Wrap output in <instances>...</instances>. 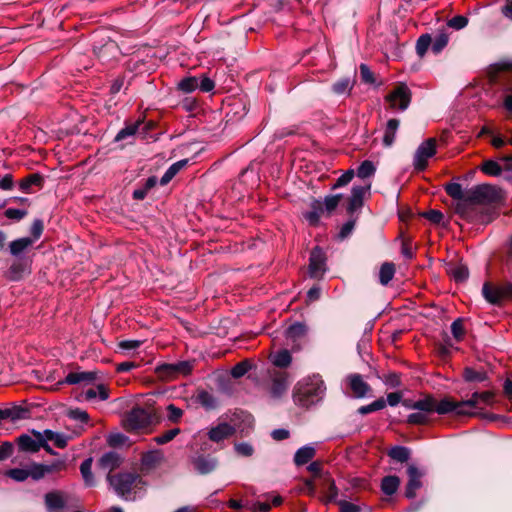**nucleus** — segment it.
I'll return each instance as SVG.
<instances>
[{"label": "nucleus", "mask_w": 512, "mask_h": 512, "mask_svg": "<svg viewBox=\"0 0 512 512\" xmlns=\"http://www.w3.org/2000/svg\"><path fill=\"white\" fill-rule=\"evenodd\" d=\"M502 191L490 184L476 185L466 190V199L459 205L460 217L473 221L478 217V206L501 200Z\"/></svg>", "instance_id": "f257e3e1"}, {"label": "nucleus", "mask_w": 512, "mask_h": 512, "mask_svg": "<svg viewBox=\"0 0 512 512\" xmlns=\"http://www.w3.org/2000/svg\"><path fill=\"white\" fill-rule=\"evenodd\" d=\"M107 480L114 492L126 501H133L144 491L145 481L134 472L107 474Z\"/></svg>", "instance_id": "f03ea898"}, {"label": "nucleus", "mask_w": 512, "mask_h": 512, "mask_svg": "<svg viewBox=\"0 0 512 512\" xmlns=\"http://www.w3.org/2000/svg\"><path fill=\"white\" fill-rule=\"evenodd\" d=\"M320 376L318 374L309 375L302 378L294 388V402L302 407H310L317 404L320 400Z\"/></svg>", "instance_id": "7ed1b4c3"}, {"label": "nucleus", "mask_w": 512, "mask_h": 512, "mask_svg": "<svg viewBox=\"0 0 512 512\" xmlns=\"http://www.w3.org/2000/svg\"><path fill=\"white\" fill-rule=\"evenodd\" d=\"M286 345L292 352L302 350L308 342V328L305 324L295 322L288 326L284 332Z\"/></svg>", "instance_id": "20e7f679"}, {"label": "nucleus", "mask_w": 512, "mask_h": 512, "mask_svg": "<svg viewBox=\"0 0 512 512\" xmlns=\"http://www.w3.org/2000/svg\"><path fill=\"white\" fill-rule=\"evenodd\" d=\"M193 362L179 361L177 363H164L156 367V373L163 380H173L179 376H186L191 373Z\"/></svg>", "instance_id": "39448f33"}, {"label": "nucleus", "mask_w": 512, "mask_h": 512, "mask_svg": "<svg viewBox=\"0 0 512 512\" xmlns=\"http://www.w3.org/2000/svg\"><path fill=\"white\" fill-rule=\"evenodd\" d=\"M152 422L151 413L141 407L133 408L124 419L126 430L135 431L146 428Z\"/></svg>", "instance_id": "423d86ee"}, {"label": "nucleus", "mask_w": 512, "mask_h": 512, "mask_svg": "<svg viewBox=\"0 0 512 512\" xmlns=\"http://www.w3.org/2000/svg\"><path fill=\"white\" fill-rule=\"evenodd\" d=\"M270 386L269 393L273 398L282 397L288 390L291 379L288 372L282 370H272L269 372Z\"/></svg>", "instance_id": "0eeeda50"}, {"label": "nucleus", "mask_w": 512, "mask_h": 512, "mask_svg": "<svg viewBox=\"0 0 512 512\" xmlns=\"http://www.w3.org/2000/svg\"><path fill=\"white\" fill-rule=\"evenodd\" d=\"M436 153V140L429 138L422 142L417 148L413 165L416 170L422 171L427 167L428 160L433 157Z\"/></svg>", "instance_id": "6e6552de"}, {"label": "nucleus", "mask_w": 512, "mask_h": 512, "mask_svg": "<svg viewBox=\"0 0 512 512\" xmlns=\"http://www.w3.org/2000/svg\"><path fill=\"white\" fill-rule=\"evenodd\" d=\"M385 99L391 109L405 111L411 102V91L406 84H400Z\"/></svg>", "instance_id": "1a4fd4ad"}, {"label": "nucleus", "mask_w": 512, "mask_h": 512, "mask_svg": "<svg viewBox=\"0 0 512 512\" xmlns=\"http://www.w3.org/2000/svg\"><path fill=\"white\" fill-rule=\"evenodd\" d=\"M345 382L355 398H365L371 392L370 385L360 374L352 373L347 375Z\"/></svg>", "instance_id": "9d476101"}, {"label": "nucleus", "mask_w": 512, "mask_h": 512, "mask_svg": "<svg viewBox=\"0 0 512 512\" xmlns=\"http://www.w3.org/2000/svg\"><path fill=\"white\" fill-rule=\"evenodd\" d=\"M64 467V463L62 461H56L50 465H44L39 463H31L27 465L28 469V477H31L33 480H40L45 475L61 470Z\"/></svg>", "instance_id": "9b49d317"}, {"label": "nucleus", "mask_w": 512, "mask_h": 512, "mask_svg": "<svg viewBox=\"0 0 512 512\" xmlns=\"http://www.w3.org/2000/svg\"><path fill=\"white\" fill-rule=\"evenodd\" d=\"M102 41L103 43L94 45L93 50L95 55L104 61L116 58L119 54V47L117 43L109 37H107V39L103 38Z\"/></svg>", "instance_id": "f8f14e48"}, {"label": "nucleus", "mask_w": 512, "mask_h": 512, "mask_svg": "<svg viewBox=\"0 0 512 512\" xmlns=\"http://www.w3.org/2000/svg\"><path fill=\"white\" fill-rule=\"evenodd\" d=\"M432 405H433V412H437L438 414H447L450 412H455L458 415H470L472 412L469 410L462 408L460 409V402L455 403L451 401L448 398L442 399L441 401H437L435 398L432 397Z\"/></svg>", "instance_id": "ddd939ff"}, {"label": "nucleus", "mask_w": 512, "mask_h": 512, "mask_svg": "<svg viewBox=\"0 0 512 512\" xmlns=\"http://www.w3.org/2000/svg\"><path fill=\"white\" fill-rule=\"evenodd\" d=\"M44 501L48 512H60L66 508L68 496L62 491H52L45 494Z\"/></svg>", "instance_id": "4468645a"}, {"label": "nucleus", "mask_w": 512, "mask_h": 512, "mask_svg": "<svg viewBox=\"0 0 512 512\" xmlns=\"http://www.w3.org/2000/svg\"><path fill=\"white\" fill-rule=\"evenodd\" d=\"M408 483L406 485L405 496L412 499L416 496V491L422 487L421 478L423 472L420 471L415 465L411 464L407 468Z\"/></svg>", "instance_id": "2eb2a0df"}, {"label": "nucleus", "mask_w": 512, "mask_h": 512, "mask_svg": "<svg viewBox=\"0 0 512 512\" xmlns=\"http://www.w3.org/2000/svg\"><path fill=\"white\" fill-rule=\"evenodd\" d=\"M302 216L310 226H317L320 221V202L317 199L304 202Z\"/></svg>", "instance_id": "dca6fc26"}, {"label": "nucleus", "mask_w": 512, "mask_h": 512, "mask_svg": "<svg viewBox=\"0 0 512 512\" xmlns=\"http://www.w3.org/2000/svg\"><path fill=\"white\" fill-rule=\"evenodd\" d=\"M96 379V373L92 371H76L70 372L64 380L59 381L58 384H91Z\"/></svg>", "instance_id": "f3484780"}, {"label": "nucleus", "mask_w": 512, "mask_h": 512, "mask_svg": "<svg viewBox=\"0 0 512 512\" xmlns=\"http://www.w3.org/2000/svg\"><path fill=\"white\" fill-rule=\"evenodd\" d=\"M192 464L199 474L205 475L216 469L218 460L215 457L209 455H199L193 458Z\"/></svg>", "instance_id": "a211bd4d"}, {"label": "nucleus", "mask_w": 512, "mask_h": 512, "mask_svg": "<svg viewBox=\"0 0 512 512\" xmlns=\"http://www.w3.org/2000/svg\"><path fill=\"white\" fill-rule=\"evenodd\" d=\"M492 398L493 394L489 391L475 392L470 399L460 402V409L465 408L471 412V409L476 408L479 404H490Z\"/></svg>", "instance_id": "6ab92c4d"}, {"label": "nucleus", "mask_w": 512, "mask_h": 512, "mask_svg": "<svg viewBox=\"0 0 512 512\" xmlns=\"http://www.w3.org/2000/svg\"><path fill=\"white\" fill-rule=\"evenodd\" d=\"M425 401L428 407L425 410H416V412L411 413L407 418L408 423L422 425L429 421L430 415L433 413L432 397L426 396Z\"/></svg>", "instance_id": "aec40b11"}, {"label": "nucleus", "mask_w": 512, "mask_h": 512, "mask_svg": "<svg viewBox=\"0 0 512 512\" xmlns=\"http://www.w3.org/2000/svg\"><path fill=\"white\" fill-rule=\"evenodd\" d=\"M35 437H37L39 441H45L46 443L52 441L58 448H65L68 444V437L65 434L48 429L43 432H36Z\"/></svg>", "instance_id": "412c9836"}, {"label": "nucleus", "mask_w": 512, "mask_h": 512, "mask_svg": "<svg viewBox=\"0 0 512 512\" xmlns=\"http://www.w3.org/2000/svg\"><path fill=\"white\" fill-rule=\"evenodd\" d=\"M291 353V349H279L277 351L270 353L269 360L275 367L285 369L288 368L292 363Z\"/></svg>", "instance_id": "4be33fe9"}, {"label": "nucleus", "mask_w": 512, "mask_h": 512, "mask_svg": "<svg viewBox=\"0 0 512 512\" xmlns=\"http://www.w3.org/2000/svg\"><path fill=\"white\" fill-rule=\"evenodd\" d=\"M122 463V459L117 452L110 451L101 456L98 465L101 469L108 471V474L118 468Z\"/></svg>", "instance_id": "5701e85b"}, {"label": "nucleus", "mask_w": 512, "mask_h": 512, "mask_svg": "<svg viewBox=\"0 0 512 512\" xmlns=\"http://www.w3.org/2000/svg\"><path fill=\"white\" fill-rule=\"evenodd\" d=\"M369 189L370 184H365L363 186H353L348 205L349 212H354L356 209L362 206L363 197Z\"/></svg>", "instance_id": "b1692460"}, {"label": "nucleus", "mask_w": 512, "mask_h": 512, "mask_svg": "<svg viewBox=\"0 0 512 512\" xmlns=\"http://www.w3.org/2000/svg\"><path fill=\"white\" fill-rule=\"evenodd\" d=\"M163 460V453L160 450H152L143 454L141 466L143 471H150L156 468Z\"/></svg>", "instance_id": "393cba45"}, {"label": "nucleus", "mask_w": 512, "mask_h": 512, "mask_svg": "<svg viewBox=\"0 0 512 512\" xmlns=\"http://www.w3.org/2000/svg\"><path fill=\"white\" fill-rule=\"evenodd\" d=\"M446 193L452 197L456 202L454 205L455 212L460 216L459 205L463 200L466 199V190H463L462 186L459 183H448L445 186Z\"/></svg>", "instance_id": "a878e982"}, {"label": "nucleus", "mask_w": 512, "mask_h": 512, "mask_svg": "<svg viewBox=\"0 0 512 512\" xmlns=\"http://www.w3.org/2000/svg\"><path fill=\"white\" fill-rule=\"evenodd\" d=\"M234 433V428L228 423H220L216 427L210 429L208 436L214 442H220Z\"/></svg>", "instance_id": "bb28decb"}, {"label": "nucleus", "mask_w": 512, "mask_h": 512, "mask_svg": "<svg viewBox=\"0 0 512 512\" xmlns=\"http://www.w3.org/2000/svg\"><path fill=\"white\" fill-rule=\"evenodd\" d=\"M316 455V448L306 445L299 448L294 455V463L296 466L307 464Z\"/></svg>", "instance_id": "cd10ccee"}, {"label": "nucleus", "mask_w": 512, "mask_h": 512, "mask_svg": "<svg viewBox=\"0 0 512 512\" xmlns=\"http://www.w3.org/2000/svg\"><path fill=\"white\" fill-rule=\"evenodd\" d=\"M400 121L398 119H389L386 123L383 136V144L390 147L396 138V133L399 128Z\"/></svg>", "instance_id": "c85d7f7f"}, {"label": "nucleus", "mask_w": 512, "mask_h": 512, "mask_svg": "<svg viewBox=\"0 0 512 512\" xmlns=\"http://www.w3.org/2000/svg\"><path fill=\"white\" fill-rule=\"evenodd\" d=\"M18 446L21 450L26 452H37L41 448L39 439L33 438L27 434L21 435L18 438Z\"/></svg>", "instance_id": "c756f323"}, {"label": "nucleus", "mask_w": 512, "mask_h": 512, "mask_svg": "<svg viewBox=\"0 0 512 512\" xmlns=\"http://www.w3.org/2000/svg\"><path fill=\"white\" fill-rule=\"evenodd\" d=\"M482 295L491 304H498L503 299L499 287H493L488 282L483 284Z\"/></svg>", "instance_id": "7c9ffc66"}, {"label": "nucleus", "mask_w": 512, "mask_h": 512, "mask_svg": "<svg viewBox=\"0 0 512 512\" xmlns=\"http://www.w3.org/2000/svg\"><path fill=\"white\" fill-rule=\"evenodd\" d=\"M187 163H188V160H186V159L179 160V161L173 163L166 170L164 175L161 177L160 184L161 185L168 184L175 177V175L187 165Z\"/></svg>", "instance_id": "2f4dec72"}, {"label": "nucleus", "mask_w": 512, "mask_h": 512, "mask_svg": "<svg viewBox=\"0 0 512 512\" xmlns=\"http://www.w3.org/2000/svg\"><path fill=\"white\" fill-rule=\"evenodd\" d=\"M353 86L354 80L349 77H345L332 85V91L336 95H349Z\"/></svg>", "instance_id": "473e14b6"}, {"label": "nucleus", "mask_w": 512, "mask_h": 512, "mask_svg": "<svg viewBox=\"0 0 512 512\" xmlns=\"http://www.w3.org/2000/svg\"><path fill=\"white\" fill-rule=\"evenodd\" d=\"M34 240L29 237L19 238L10 243V253L13 256H19L23 251H25L28 247L32 246Z\"/></svg>", "instance_id": "72a5a7b5"}, {"label": "nucleus", "mask_w": 512, "mask_h": 512, "mask_svg": "<svg viewBox=\"0 0 512 512\" xmlns=\"http://www.w3.org/2000/svg\"><path fill=\"white\" fill-rule=\"evenodd\" d=\"M400 485V479L397 476L389 475L382 479L381 490L386 495H393Z\"/></svg>", "instance_id": "f704fd0d"}, {"label": "nucleus", "mask_w": 512, "mask_h": 512, "mask_svg": "<svg viewBox=\"0 0 512 512\" xmlns=\"http://www.w3.org/2000/svg\"><path fill=\"white\" fill-rule=\"evenodd\" d=\"M92 462V458H87L80 465V472L87 486H93L95 484V479L92 473Z\"/></svg>", "instance_id": "c9c22d12"}, {"label": "nucleus", "mask_w": 512, "mask_h": 512, "mask_svg": "<svg viewBox=\"0 0 512 512\" xmlns=\"http://www.w3.org/2000/svg\"><path fill=\"white\" fill-rule=\"evenodd\" d=\"M85 399L92 400L95 398H99L102 401H105L109 398V392L105 385L99 384L95 388H89L85 391Z\"/></svg>", "instance_id": "e433bc0d"}, {"label": "nucleus", "mask_w": 512, "mask_h": 512, "mask_svg": "<svg viewBox=\"0 0 512 512\" xmlns=\"http://www.w3.org/2000/svg\"><path fill=\"white\" fill-rule=\"evenodd\" d=\"M42 182H43V178L41 175L31 174L19 182V187L24 193H30L31 192L30 189L33 185L41 186Z\"/></svg>", "instance_id": "4c0bfd02"}, {"label": "nucleus", "mask_w": 512, "mask_h": 512, "mask_svg": "<svg viewBox=\"0 0 512 512\" xmlns=\"http://www.w3.org/2000/svg\"><path fill=\"white\" fill-rule=\"evenodd\" d=\"M25 410L20 407L0 409V423L3 420L10 419L16 421L24 417Z\"/></svg>", "instance_id": "58836bf2"}, {"label": "nucleus", "mask_w": 512, "mask_h": 512, "mask_svg": "<svg viewBox=\"0 0 512 512\" xmlns=\"http://www.w3.org/2000/svg\"><path fill=\"white\" fill-rule=\"evenodd\" d=\"M142 124L141 121H137L135 123H131L126 125L123 129H121L117 135L115 136V141L120 142L122 140H125L129 137H132L136 134L138 131L139 126Z\"/></svg>", "instance_id": "ea45409f"}, {"label": "nucleus", "mask_w": 512, "mask_h": 512, "mask_svg": "<svg viewBox=\"0 0 512 512\" xmlns=\"http://www.w3.org/2000/svg\"><path fill=\"white\" fill-rule=\"evenodd\" d=\"M395 274V266L392 263H384L382 264L379 271V281L382 285H387Z\"/></svg>", "instance_id": "a19ab883"}, {"label": "nucleus", "mask_w": 512, "mask_h": 512, "mask_svg": "<svg viewBox=\"0 0 512 512\" xmlns=\"http://www.w3.org/2000/svg\"><path fill=\"white\" fill-rule=\"evenodd\" d=\"M340 512H370L371 508L367 505H358L346 500L339 501Z\"/></svg>", "instance_id": "79ce46f5"}, {"label": "nucleus", "mask_w": 512, "mask_h": 512, "mask_svg": "<svg viewBox=\"0 0 512 512\" xmlns=\"http://www.w3.org/2000/svg\"><path fill=\"white\" fill-rule=\"evenodd\" d=\"M449 273L454 278V280L457 282H463L469 276L468 268L463 264H457V265L452 266L449 269Z\"/></svg>", "instance_id": "37998d69"}, {"label": "nucleus", "mask_w": 512, "mask_h": 512, "mask_svg": "<svg viewBox=\"0 0 512 512\" xmlns=\"http://www.w3.org/2000/svg\"><path fill=\"white\" fill-rule=\"evenodd\" d=\"M320 269V250L318 246H315L311 252L310 256V265H309V274L311 277L317 275L318 270Z\"/></svg>", "instance_id": "c03bdc74"}, {"label": "nucleus", "mask_w": 512, "mask_h": 512, "mask_svg": "<svg viewBox=\"0 0 512 512\" xmlns=\"http://www.w3.org/2000/svg\"><path fill=\"white\" fill-rule=\"evenodd\" d=\"M389 456L398 461V462H406L409 459L410 452L406 447L403 446H395L393 447L390 452Z\"/></svg>", "instance_id": "a18cd8bd"}, {"label": "nucleus", "mask_w": 512, "mask_h": 512, "mask_svg": "<svg viewBox=\"0 0 512 512\" xmlns=\"http://www.w3.org/2000/svg\"><path fill=\"white\" fill-rule=\"evenodd\" d=\"M429 46L432 47V39L429 34L421 35L416 43V52L420 57H423L427 52Z\"/></svg>", "instance_id": "49530a36"}, {"label": "nucleus", "mask_w": 512, "mask_h": 512, "mask_svg": "<svg viewBox=\"0 0 512 512\" xmlns=\"http://www.w3.org/2000/svg\"><path fill=\"white\" fill-rule=\"evenodd\" d=\"M385 406H386L385 400L383 398H379L368 405L361 406L358 409V413L361 415H366V414L381 410V409L385 408Z\"/></svg>", "instance_id": "de8ad7c7"}, {"label": "nucleus", "mask_w": 512, "mask_h": 512, "mask_svg": "<svg viewBox=\"0 0 512 512\" xmlns=\"http://www.w3.org/2000/svg\"><path fill=\"white\" fill-rule=\"evenodd\" d=\"M448 41L449 37L446 33L441 32L437 34L434 40L432 41V51L436 54L440 53L444 49V47H446Z\"/></svg>", "instance_id": "09e8293b"}, {"label": "nucleus", "mask_w": 512, "mask_h": 512, "mask_svg": "<svg viewBox=\"0 0 512 512\" xmlns=\"http://www.w3.org/2000/svg\"><path fill=\"white\" fill-rule=\"evenodd\" d=\"M178 88L185 93L193 92L198 88V79L196 77L184 78L179 82Z\"/></svg>", "instance_id": "8fccbe9b"}, {"label": "nucleus", "mask_w": 512, "mask_h": 512, "mask_svg": "<svg viewBox=\"0 0 512 512\" xmlns=\"http://www.w3.org/2000/svg\"><path fill=\"white\" fill-rule=\"evenodd\" d=\"M482 171L491 176H499L501 174L502 168L501 166L493 161V160H487L482 164L481 167Z\"/></svg>", "instance_id": "3c124183"}, {"label": "nucleus", "mask_w": 512, "mask_h": 512, "mask_svg": "<svg viewBox=\"0 0 512 512\" xmlns=\"http://www.w3.org/2000/svg\"><path fill=\"white\" fill-rule=\"evenodd\" d=\"M375 173V166L371 161H364L357 170V176L362 179L369 178Z\"/></svg>", "instance_id": "603ef678"}, {"label": "nucleus", "mask_w": 512, "mask_h": 512, "mask_svg": "<svg viewBox=\"0 0 512 512\" xmlns=\"http://www.w3.org/2000/svg\"><path fill=\"white\" fill-rule=\"evenodd\" d=\"M6 475L17 482H23L29 478L27 466L24 468L10 469L6 472Z\"/></svg>", "instance_id": "864d4df0"}, {"label": "nucleus", "mask_w": 512, "mask_h": 512, "mask_svg": "<svg viewBox=\"0 0 512 512\" xmlns=\"http://www.w3.org/2000/svg\"><path fill=\"white\" fill-rule=\"evenodd\" d=\"M251 368V364L249 361L247 360H244L238 364H236L232 370H231V375L234 377V378H240L242 376H244Z\"/></svg>", "instance_id": "5fc2aeb1"}, {"label": "nucleus", "mask_w": 512, "mask_h": 512, "mask_svg": "<svg viewBox=\"0 0 512 512\" xmlns=\"http://www.w3.org/2000/svg\"><path fill=\"white\" fill-rule=\"evenodd\" d=\"M451 332H452L453 337L457 341H460L463 338V336L465 334V329L463 326V320L461 318L456 319L451 324Z\"/></svg>", "instance_id": "6e6d98bb"}, {"label": "nucleus", "mask_w": 512, "mask_h": 512, "mask_svg": "<svg viewBox=\"0 0 512 512\" xmlns=\"http://www.w3.org/2000/svg\"><path fill=\"white\" fill-rule=\"evenodd\" d=\"M360 77L362 82L366 84H374L375 76L374 73L370 70V68L366 64H361L359 67Z\"/></svg>", "instance_id": "4d7b16f0"}, {"label": "nucleus", "mask_w": 512, "mask_h": 512, "mask_svg": "<svg viewBox=\"0 0 512 512\" xmlns=\"http://www.w3.org/2000/svg\"><path fill=\"white\" fill-rule=\"evenodd\" d=\"M179 433H180V429L174 428V429L166 431L162 435L155 437L154 440L157 444L162 445V444L168 443L169 441L174 439Z\"/></svg>", "instance_id": "13d9d810"}, {"label": "nucleus", "mask_w": 512, "mask_h": 512, "mask_svg": "<svg viewBox=\"0 0 512 512\" xmlns=\"http://www.w3.org/2000/svg\"><path fill=\"white\" fill-rule=\"evenodd\" d=\"M198 398H199L200 403L208 409L215 408L217 405L216 399L210 393H208L206 391H202L199 394Z\"/></svg>", "instance_id": "bf43d9fd"}, {"label": "nucleus", "mask_w": 512, "mask_h": 512, "mask_svg": "<svg viewBox=\"0 0 512 512\" xmlns=\"http://www.w3.org/2000/svg\"><path fill=\"white\" fill-rule=\"evenodd\" d=\"M467 24H468V19L462 15H457V16L451 18L447 23V25L450 28H453L455 30L463 29L464 27L467 26Z\"/></svg>", "instance_id": "052dcab7"}, {"label": "nucleus", "mask_w": 512, "mask_h": 512, "mask_svg": "<svg viewBox=\"0 0 512 512\" xmlns=\"http://www.w3.org/2000/svg\"><path fill=\"white\" fill-rule=\"evenodd\" d=\"M403 406L407 409L411 410H425L428 406L427 402L425 401V398L419 399L417 401L413 400H404L402 402Z\"/></svg>", "instance_id": "680f3d73"}, {"label": "nucleus", "mask_w": 512, "mask_h": 512, "mask_svg": "<svg viewBox=\"0 0 512 512\" xmlns=\"http://www.w3.org/2000/svg\"><path fill=\"white\" fill-rule=\"evenodd\" d=\"M464 377L467 381L481 382L485 380V374L480 371H475L471 368H466L464 371Z\"/></svg>", "instance_id": "e2e57ef3"}, {"label": "nucleus", "mask_w": 512, "mask_h": 512, "mask_svg": "<svg viewBox=\"0 0 512 512\" xmlns=\"http://www.w3.org/2000/svg\"><path fill=\"white\" fill-rule=\"evenodd\" d=\"M422 216L434 224H440L444 219L443 213L439 210L426 211L422 214Z\"/></svg>", "instance_id": "0e129e2a"}, {"label": "nucleus", "mask_w": 512, "mask_h": 512, "mask_svg": "<svg viewBox=\"0 0 512 512\" xmlns=\"http://www.w3.org/2000/svg\"><path fill=\"white\" fill-rule=\"evenodd\" d=\"M24 272V265L20 262H15L9 269L10 278L12 280H19Z\"/></svg>", "instance_id": "69168bd1"}, {"label": "nucleus", "mask_w": 512, "mask_h": 512, "mask_svg": "<svg viewBox=\"0 0 512 512\" xmlns=\"http://www.w3.org/2000/svg\"><path fill=\"white\" fill-rule=\"evenodd\" d=\"M26 215H27V211L22 210V209L8 208L5 210V216L8 219H12V220H21Z\"/></svg>", "instance_id": "338daca9"}, {"label": "nucleus", "mask_w": 512, "mask_h": 512, "mask_svg": "<svg viewBox=\"0 0 512 512\" xmlns=\"http://www.w3.org/2000/svg\"><path fill=\"white\" fill-rule=\"evenodd\" d=\"M183 414V411L176 407L173 404L168 405L167 407V417L172 422H177Z\"/></svg>", "instance_id": "774afa93"}]
</instances>
